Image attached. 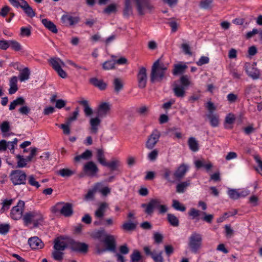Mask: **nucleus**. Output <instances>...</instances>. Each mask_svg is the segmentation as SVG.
Masks as SVG:
<instances>
[{
    "label": "nucleus",
    "mask_w": 262,
    "mask_h": 262,
    "mask_svg": "<svg viewBox=\"0 0 262 262\" xmlns=\"http://www.w3.org/2000/svg\"><path fill=\"white\" fill-rule=\"evenodd\" d=\"M172 207L177 210L181 211H185L186 210V207L176 200L172 201Z\"/></svg>",
    "instance_id": "51"
},
{
    "label": "nucleus",
    "mask_w": 262,
    "mask_h": 262,
    "mask_svg": "<svg viewBox=\"0 0 262 262\" xmlns=\"http://www.w3.org/2000/svg\"><path fill=\"white\" fill-rule=\"evenodd\" d=\"M63 253L62 251L54 250L52 252V256L54 259L61 260L63 259Z\"/></svg>",
    "instance_id": "58"
},
{
    "label": "nucleus",
    "mask_w": 262,
    "mask_h": 262,
    "mask_svg": "<svg viewBox=\"0 0 262 262\" xmlns=\"http://www.w3.org/2000/svg\"><path fill=\"white\" fill-rule=\"evenodd\" d=\"M61 20L66 25L71 26L77 23L78 21V18L74 17L70 15H63L61 17Z\"/></svg>",
    "instance_id": "28"
},
{
    "label": "nucleus",
    "mask_w": 262,
    "mask_h": 262,
    "mask_svg": "<svg viewBox=\"0 0 262 262\" xmlns=\"http://www.w3.org/2000/svg\"><path fill=\"white\" fill-rule=\"evenodd\" d=\"M189 166L185 164H181L173 172L174 178L179 180L183 179L188 170Z\"/></svg>",
    "instance_id": "16"
},
{
    "label": "nucleus",
    "mask_w": 262,
    "mask_h": 262,
    "mask_svg": "<svg viewBox=\"0 0 262 262\" xmlns=\"http://www.w3.org/2000/svg\"><path fill=\"white\" fill-rule=\"evenodd\" d=\"M49 62L55 71L61 68L62 67L65 66L64 62L59 58H51L50 59Z\"/></svg>",
    "instance_id": "26"
},
{
    "label": "nucleus",
    "mask_w": 262,
    "mask_h": 262,
    "mask_svg": "<svg viewBox=\"0 0 262 262\" xmlns=\"http://www.w3.org/2000/svg\"><path fill=\"white\" fill-rule=\"evenodd\" d=\"M167 219L171 225L174 227H177L179 226V220L174 215L170 213L167 214Z\"/></svg>",
    "instance_id": "43"
},
{
    "label": "nucleus",
    "mask_w": 262,
    "mask_h": 262,
    "mask_svg": "<svg viewBox=\"0 0 262 262\" xmlns=\"http://www.w3.org/2000/svg\"><path fill=\"white\" fill-rule=\"evenodd\" d=\"M10 178L14 185L25 184L27 175L21 170H12L10 174Z\"/></svg>",
    "instance_id": "8"
},
{
    "label": "nucleus",
    "mask_w": 262,
    "mask_h": 262,
    "mask_svg": "<svg viewBox=\"0 0 262 262\" xmlns=\"http://www.w3.org/2000/svg\"><path fill=\"white\" fill-rule=\"evenodd\" d=\"M114 91L118 93L123 88V82L121 78H115L113 82Z\"/></svg>",
    "instance_id": "34"
},
{
    "label": "nucleus",
    "mask_w": 262,
    "mask_h": 262,
    "mask_svg": "<svg viewBox=\"0 0 262 262\" xmlns=\"http://www.w3.org/2000/svg\"><path fill=\"white\" fill-rule=\"evenodd\" d=\"M28 183L36 188H38L40 187L39 183L36 181L35 177L33 175H30L28 177Z\"/></svg>",
    "instance_id": "55"
},
{
    "label": "nucleus",
    "mask_w": 262,
    "mask_h": 262,
    "mask_svg": "<svg viewBox=\"0 0 262 262\" xmlns=\"http://www.w3.org/2000/svg\"><path fill=\"white\" fill-rule=\"evenodd\" d=\"M99 116L91 118L90 120V132L93 134H97L100 126L101 120Z\"/></svg>",
    "instance_id": "17"
},
{
    "label": "nucleus",
    "mask_w": 262,
    "mask_h": 262,
    "mask_svg": "<svg viewBox=\"0 0 262 262\" xmlns=\"http://www.w3.org/2000/svg\"><path fill=\"white\" fill-rule=\"evenodd\" d=\"M41 23L44 26L50 31L54 33H57L58 30L56 26L52 21L46 18H44L41 20Z\"/></svg>",
    "instance_id": "25"
},
{
    "label": "nucleus",
    "mask_w": 262,
    "mask_h": 262,
    "mask_svg": "<svg viewBox=\"0 0 262 262\" xmlns=\"http://www.w3.org/2000/svg\"><path fill=\"white\" fill-rule=\"evenodd\" d=\"M210 125L213 127H216L220 124V117L216 113H208L206 115Z\"/></svg>",
    "instance_id": "20"
},
{
    "label": "nucleus",
    "mask_w": 262,
    "mask_h": 262,
    "mask_svg": "<svg viewBox=\"0 0 262 262\" xmlns=\"http://www.w3.org/2000/svg\"><path fill=\"white\" fill-rule=\"evenodd\" d=\"M79 114V109L78 108H76L74 112H73L72 114V116L68 117L67 119V122L70 124L72 122L76 120L77 119V116Z\"/></svg>",
    "instance_id": "56"
},
{
    "label": "nucleus",
    "mask_w": 262,
    "mask_h": 262,
    "mask_svg": "<svg viewBox=\"0 0 262 262\" xmlns=\"http://www.w3.org/2000/svg\"><path fill=\"white\" fill-rule=\"evenodd\" d=\"M117 4L114 3L111 4L104 9L103 12L108 15L112 13H115L117 11Z\"/></svg>",
    "instance_id": "46"
},
{
    "label": "nucleus",
    "mask_w": 262,
    "mask_h": 262,
    "mask_svg": "<svg viewBox=\"0 0 262 262\" xmlns=\"http://www.w3.org/2000/svg\"><path fill=\"white\" fill-rule=\"evenodd\" d=\"M30 75V71L28 68H25L23 69L19 74V80L21 82L25 81L29 79Z\"/></svg>",
    "instance_id": "38"
},
{
    "label": "nucleus",
    "mask_w": 262,
    "mask_h": 262,
    "mask_svg": "<svg viewBox=\"0 0 262 262\" xmlns=\"http://www.w3.org/2000/svg\"><path fill=\"white\" fill-rule=\"evenodd\" d=\"M14 199L5 200L3 203V206L1 209L2 212H5L9 209L10 206L12 205Z\"/></svg>",
    "instance_id": "50"
},
{
    "label": "nucleus",
    "mask_w": 262,
    "mask_h": 262,
    "mask_svg": "<svg viewBox=\"0 0 262 262\" xmlns=\"http://www.w3.org/2000/svg\"><path fill=\"white\" fill-rule=\"evenodd\" d=\"M202 215H204L202 220L208 223H211L213 219V215L211 214H207L205 212H202Z\"/></svg>",
    "instance_id": "64"
},
{
    "label": "nucleus",
    "mask_w": 262,
    "mask_h": 262,
    "mask_svg": "<svg viewBox=\"0 0 262 262\" xmlns=\"http://www.w3.org/2000/svg\"><path fill=\"white\" fill-rule=\"evenodd\" d=\"M228 194L230 198L233 200H236L239 198V192L235 189H230L228 191Z\"/></svg>",
    "instance_id": "62"
},
{
    "label": "nucleus",
    "mask_w": 262,
    "mask_h": 262,
    "mask_svg": "<svg viewBox=\"0 0 262 262\" xmlns=\"http://www.w3.org/2000/svg\"><path fill=\"white\" fill-rule=\"evenodd\" d=\"M213 0H201L200 3V6L204 9H207L211 7Z\"/></svg>",
    "instance_id": "53"
},
{
    "label": "nucleus",
    "mask_w": 262,
    "mask_h": 262,
    "mask_svg": "<svg viewBox=\"0 0 262 262\" xmlns=\"http://www.w3.org/2000/svg\"><path fill=\"white\" fill-rule=\"evenodd\" d=\"M133 14V7L131 0H125L124 7L123 10V15L125 18H128Z\"/></svg>",
    "instance_id": "22"
},
{
    "label": "nucleus",
    "mask_w": 262,
    "mask_h": 262,
    "mask_svg": "<svg viewBox=\"0 0 262 262\" xmlns=\"http://www.w3.org/2000/svg\"><path fill=\"white\" fill-rule=\"evenodd\" d=\"M28 243L32 249H41L43 247L44 244L42 241L37 236L31 237L28 240Z\"/></svg>",
    "instance_id": "21"
},
{
    "label": "nucleus",
    "mask_w": 262,
    "mask_h": 262,
    "mask_svg": "<svg viewBox=\"0 0 262 262\" xmlns=\"http://www.w3.org/2000/svg\"><path fill=\"white\" fill-rule=\"evenodd\" d=\"M167 66L157 60L152 64L150 74V80L151 83L162 81L166 77Z\"/></svg>",
    "instance_id": "1"
},
{
    "label": "nucleus",
    "mask_w": 262,
    "mask_h": 262,
    "mask_svg": "<svg viewBox=\"0 0 262 262\" xmlns=\"http://www.w3.org/2000/svg\"><path fill=\"white\" fill-rule=\"evenodd\" d=\"M202 243V235L197 232H193L189 237L188 246L190 250L196 253L201 248Z\"/></svg>",
    "instance_id": "6"
},
{
    "label": "nucleus",
    "mask_w": 262,
    "mask_h": 262,
    "mask_svg": "<svg viewBox=\"0 0 262 262\" xmlns=\"http://www.w3.org/2000/svg\"><path fill=\"white\" fill-rule=\"evenodd\" d=\"M104 243L106 245V248H100V246H96V251L99 254H101L106 251H114L116 248L115 239L113 235L105 234V238L103 241Z\"/></svg>",
    "instance_id": "7"
},
{
    "label": "nucleus",
    "mask_w": 262,
    "mask_h": 262,
    "mask_svg": "<svg viewBox=\"0 0 262 262\" xmlns=\"http://www.w3.org/2000/svg\"><path fill=\"white\" fill-rule=\"evenodd\" d=\"M149 111V107L146 105H142L137 110V112L140 115L145 116Z\"/></svg>",
    "instance_id": "60"
},
{
    "label": "nucleus",
    "mask_w": 262,
    "mask_h": 262,
    "mask_svg": "<svg viewBox=\"0 0 262 262\" xmlns=\"http://www.w3.org/2000/svg\"><path fill=\"white\" fill-rule=\"evenodd\" d=\"M25 103V99L22 97H19L16 98L11 102L9 105V110H13L15 109L16 106L24 105Z\"/></svg>",
    "instance_id": "39"
},
{
    "label": "nucleus",
    "mask_w": 262,
    "mask_h": 262,
    "mask_svg": "<svg viewBox=\"0 0 262 262\" xmlns=\"http://www.w3.org/2000/svg\"><path fill=\"white\" fill-rule=\"evenodd\" d=\"M0 129L3 134V137H7L11 134H13V133L7 134V133L10 130V122L8 121H4L0 125Z\"/></svg>",
    "instance_id": "31"
},
{
    "label": "nucleus",
    "mask_w": 262,
    "mask_h": 262,
    "mask_svg": "<svg viewBox=\"0 0 262 262\" xmlns=\"http://www.w3.org/2000/svg\"><path fill=\"white\" fill-rule=\"evenodd\" d=\"M134 2L139 15L143 16L146 13L150 12L154 9L149 0H134Z\"/></svg>",
    "instance_id": "4"
},
{
    "label": "nucleus",
    "mask_w": 262,
    "mask_h": 262,
    "mask_svg": "<svg viewBox=\"0 0 262 262\" xmlns=\"http://www.w3.org/2000/svg\"><path fill=\"white\" fill-rule=\"evenodd\" d=\"M116 62L115 60H108L103 64V69L105 70H110L115 69Z\"/></svg>",
    "instance_id": "47"
},
{
    "label": "nucleus",
    "mask_w": 262,
    "mask_h": 262,
    "mask_svg": "<svg viewBox=\"0 0 262 262\" xmlns=\"http://www.w3.org/2000/svg\"><path fill=\"white\" fill-rule=\"evenodd\" d=\"M160 204L161 201L159 199H154L150 200L147 204H142L141 207L145 208V212L146 213L151 215L154 212V208H158Z\"/></svg>",
    "instance_id": "12"
},
{
    "label": "nucleus",
    "mask_w": 262,
    "mask_h": 262,
    "mask_svg": "<svg viewBox=\"0 0 262 262\" xmlns=\"http://www.w3.org/2000/svg\"><path fill=\"white\" fill-rule=\"evenodd\" d=\"M188 143L190 149L192 151L196 152L199 150L198 142L194 137H190L188 139Z\"/></svg>",
    "instance_id": "40"
},
{
    "label": "nucleus",
    "mask_w": 262,
    "mask_h": 262,
    "mask_svg": "<svg viewBox=\"0 0 262 262\" xmlns=\"http://www.w3.org/2000/svg\"><path fill=\"white\" fill-rule=\"evenodd\" d=\"M83 171L88 176L94 177L98 172L97 165L93 161L86 162L83 166Z\"/></svg>",
    "instance_id": "11"
},
{
    "label": "nucleus",
    "mask_w": 262,
    "mask_h": 262,
    "mask_svg": "<svg viewBox=\"0 0 262 262\" xmlns=\"http://www.w3.org/2000/svg\"><path fill=\"white\" fill-rule=\"evenodd\" d=\"M180 86H184L186 89L191 84V82L189 77L187 75H183L180 78Z\"/></svg>",
    "instance_id": "44"
},
{
    "label": "nucleus",
    "mask_w": 262,
    "mask_h": 262,
    "mask_svg": "<svg viewBox=\"0 0 262 262\" xmlns=\"http://www.w3.org/2000/svg\"><path fill=\"white\" fill-rule=\"evenodd\" d=\"M90 82L95 86L101 90L106 89L107 84L102 80L96 78H92L90 79Z\"/></svg>",
    "instance_id": "32"
},
{
    "label": "nucleus",
    "mask_w": 262,
    "mask_h": 262,
    "mask_svg": "<svg viewBox=\"0 0 262 262\" xmlns=\"http://www.w3.org/2000/svg\"><path fill=\"white\" fill-rule=\"evenodd\" d=\"M31 33V27H22L20 28V36L29 37L30 36Z\"/></svg>",
    "instance_id": "59"
},
{
    "label": "nucleus",
    "mask_w": 262,
    "mask_h": 262,
    "mask_svg": "<svg viewBox=\"0 0 262 262\" xmlns=\"http://www.w3.org/2000/svg\"><path fill=\"white\" fill-rule=\"evenodd\" d=\"M162 251H160L158 253L156 252L151 256L155 262H163V258L162 256Z\"/></svg>",
    "instance_id": "61"
},
{
    "label": "nucleus",
    "mask_w": 262,
    "mask_h": 262,
    "mask_svg": "<svg viewBox=\"0 0 262 262\" xmlns=\"http://www.w3.org/2000/svg\"><path fill=\"white\" fill-rule=\"evenodd\" d=\"M137 226V224L132 222H125L121 226L122 229L125 231L134 230Z\"/></svg>",
    "instance_id": "45"
},
{
    "label": "nucleus",
    "mask_w": 262,
    "mask_h": 262,
    "mask_svg": "<svg viewBox=\"0 0 262 262\" xmlns=\"http://www.w3.org/2000/svg\"><path fill=\"white\" fill-rule=\"evenodd\" d=\"M256 63L252 64H248L246 65L245 70L246 72L249 76L252 78L253 79H257L259 77V70L255 68Z\"/></svg>",
    "instance_id": "18"
},
{
    "label": "nucleus",
    "mask_w": 262,
    "mask_h": 262,
    "mask_svg": "<svg viewBox=\"0 0 262 262\" xmlns=\"http://www.w3.org/2000/svg\"><path fill=\"white\" fill-rule=\"evenodd\" d=\"M17 77L16 76H13L10 79V88L9 89V93L10 95L14 94L18 90L17 87Z\"/></svg>",
    "instance_id": "27"
},
{
    "label": "nucleus",
    "mask_w": 262,
    "mask_h": 262,
    "mask_svg": "<svg viewBox=\"0 0 262 262\" xmlns=\"http://www.w3.org/2000/svg\"><path fill=\"white\" fill-rule=\"evenodd\" d=\"M188 214L192 217V219H194L202 214V212L195 208H192L190 209Z\"/></svg>",
    "instance_id": "57"
},
{
    "label": "nucleus",
    "mask_w": 262,
    "mask_h": 262,
    "mask_svg": "<svg viewBox=\"0 0 262 262\" xmlns=\"http://www.w3.org/2000/svg\"><path fill=\"white\" fill-rule=\"evenodd\" d=\"M67 247L64 242L61 241L59 238H56L54 241V249L56 250L63 251Z\"/></svg>",
    "instance_id": "36"
},
{
    "label": "nucleus",
    "mask_w": 262,
    "mask_h": 262,
    "mask_svg": "<svg viewBox=\"0 0 262 262\" xmlns=\"http://www.w3.org/2000/svg\"><path fill=\"white\" fill-rule=\"evenodd\" d=\"M75 171L69 168H63L60 169L57 173L62 177H70L75 174Z\"/></svg>",
    "instance_id": "41"
},
{
    "label": "nucleus",
    "mask_w": 262,
    "mask_h": 262,
    "mask_svg": "<svg viewBox=\"0 0 262 262\" xmlns=\"http://www.w3.org/2000/svg\"><path fill=\"white\" fill-rule=\"evenodd\" d=\"M138 86L141 89L145 88L147 80V70L145 67H141L137 74Z\"/></svg>",
    "instance_id": "13"
},
{
    "label": "nucleus",
    "mask_w": 262,
    "mask_h": 262,
    "mask_svg": "<svg viewBox=\"0 0 262 262\" xmlns=\"http://www.w3.org/2000/svg\"><path fill=\"white\" fill-rule=\"evenodd\" d=\"M97 158L98 161L102 165H106V160L104 157V151L102 149L97 150Z\"/></svg>",
    "instance_id": "42"
},
{
    "label": "nucleus",
    "mask_w": 262,
    "mask_h": 262,
    "mask_svg": "<svg viewBox=\"0 0 262 262\" xmlns=\"http://www.w3.org/2000/svg\"><path fill=\"white\" fill-rule=\"evenodd\" d=\"M235 120V115L232 113L228 114L225 117L224 126L226 128L231 129V125L233 124Z\"/></svg>",
    "instance_id": "33"
},
{
    "label": "nucleus",
    "mask_w": 262,
    "mask_h": 262,
    "mask_svg": "<svg viewBox=\"0 0 262 262\" xmlns=\"http://www.w3.org/2000/svg\"><path fill=\"white\" fill-rule=\"evenodd\" d=\"M161 172L162 177L165 180H166L167 182L172 183L174 182V181L170 179V176L172 174V171L170 170L169 168H163L161 170Z\"/></svg>",
    "instance_id": "35"
},
{
    "label": "nucleus",
    "mask_w": 262,
    "mask_h": 262,
    "mask_svg": "<svg viewBox=\"0 0 262 262\" xmlns=\"http://www.w3.org/2000/svg\"><path fill=\"white\" fill-rule=\"evenodd\" d=\"M187 68V66L185 64H176L174 66L172 73L174 75L182 74Z\"/></svg>",
    "instance_id": "37"
},
{
    "label": "nucleus",
    "mask_w": 262,
    "mask_h": 262,
    "mask_svg": "<svg viewBox=\"0 0 262 262\" xmlns=\"http://www.w3.org/2000/svg\"><path fill=\"white\" fill-rule=\"evenodd\" d=\"M111 105L108 102L100 103L97 108V116L100 118L106 116L110 113Z\"/></svg>",
    "instance_id": "14"
},
{
    "label": "nucleus",
    "mask_w": 262,
    "mask_h": 262,
    "mask_svg": "<svg viewBox=\"0 0 262 262\" xmlns=\"http://www.w3.org/2000/svg\"><path fill=\"white\" fill-rule=\"evenodd\" d=\"M190 185V181L187 180L178 183L176 186V191L179 193L185 192L187 188Z\"/></svg>",
    "instance_id": "30"
},
{
    "label": "nucleus",
    "mask_w": 262,
    "mask_h": 262,
    "mask_svg": "<svg viewBox=\"0 0 262 262\" xmlns=\"http://www.w3.org/2000/svg\"><path fill=\"white\" fill-rule=\"evenodd\" d=\"M10 229V226L8 224H0V234H7Z\"/></svg>",
    "instance_id": "63"
},
{
    "label": "nucleus",
    "mask_w": 262,
    "mask_h": 262,
    "mask_svg": "<svg viewBox=\"0 0 262 262\" xmlns=\"http://www.w3.org/2000/svg\"><path fill=\"white\" fill-rule=\"evenodd\" d=\"M174 95L179 98H184L186 95V89L184 86H181L180 85L174 83L173 84L172 89Z\"/></svg>",
    "instance_id": "23"
},
{
    "label": "nucleus",
    "mask_w": 262,
    "mask_h": 262,
    "mask_svg": "<svg viewBox=\"0 0 262 262\" xmlns=\"http://www.w3.org/2000/svg\"><path fill=\"white\" fill-rule=\"evenodd\" d=\"M130 258L132 262H138L141 258L140 252L137 250H135L130 255Z\"/></svg>",
    "instance_id": "52"
},
{
    "label": "nucleus",
    "mask_w": 262,
    "mask_h": 262,
    "mask_svg": "<svg viewBox=\"0 0 262 262\" xmlns=\"http://www.w3.org/2000/svg\"><path fill=\"white\" fill-rule=\"evenodd\" d=\"M51 211L54 213H59L65 217H70L73 214V206L71 203L60 202L53 206Z\"/></svg>",
    "instance_id": "3"
},
{
    "label": "nucleus",
    "mask_w": 262,
    "mask_h": 262,
    "mask_svg": "<svg viewBox=\"0 0 262 262\" xmlns=\"http://www.w3.org/2000/svg\"><path fill=\"white\" fill-rule=\"evenodd\" d=\"M92 157V152L91 150L86 149L84 152L80 155H77L74 158L75 162H80L81 160H88Z\"/></svg>",
    "instance_id": "24"
},
{
    "label": "nucleus",
    "mask_w": 262,
    "mask_h": 262,
    "mask_svg": "<svg viewBox=\"0 0 262 262\" xmlns=\"http://www.w3.org/2000/svg\"><path fill=\"white\" fill-rule=\"evenodd\" d=\"M24 224L28 226L33 224V228H38L42 226L44 223V217L43 214L37 210L30 211L26 212L23 217Z\"/></svg>",
    "instance_id": "2"
},
{
    "label": "nucleus",
    "mask_w": 262,
    "mask_h": 262,
    "mask_svg": "<svg viewBox=\"0 0 262 262\" xmlns=\"http://www.w3.org/2000/svg\"><path fill=\"white\" fill-rule=\"evenodd\" d=\"M108 208V204L106 202H102L99 204L98 208L95 211V216L96 218L99 219H102L105 213Z\"/></svg>",
    "instance_id": "19"
},
{
    "label": "nucleus",
    "mask_w": 262,
    "mask_h": 262,
    "mask_svg": "<svg viewBox=\"0 0 262 262\" xmlns=\"http://www.w3.org/2000/svg\"><path fill=\"white\" fill-rule=\"evenodd\" d=\"M16 158L18 160L17 167L23 168L26 166L27 162H28L26 158H24L23 156H20L19 155H17Z\"/></svg>",
    "instance_id": "48"
},
{
    "label": "nucleus",
    "mask_w": 262,
    "mask_h": 262,
    "mask_svg": "<svg viewBox=\"0 0 262 262\" xmlns=\"http://www.w3.org/2000/svg\"><path fill=\"white\" fill-rule=\"evenodd\" d=\"M15 8L20 7L27 16L32 18L35 16V12L25 0H8Z\"/></svg>",
    "instance_id": "5"
},
{
    "label": "nucleus",
    "mask_w": 262,
    "mask_h": 262,
    "mask_svg": "<svg viewBox=\"0 0 262 262\" xmlns=\"http://www.w3.org/2000/svg\"><path fill=\"white\" fill-rule=\"evenodd\" d=\"M25 208V202L19 200L17 205L14 206L11 211V217L14 220H18L22 217Z\"/></svg>",
    "instance_id": "10"
},
{
    "label": "nucleus",
    "mask_w": 262,
    "mask_h": 262,
    "mask_svg": "<svg viewBox=\"0 0 262 262\" xmlns=\"http://www.w3.org/2000/svg\"><path fill=\"white\" fill-rule=\"evenodd\" d=\"M79 103L83 106V111L85 116L90 117L91 116L93 113V110L90 107L89 102L86 100H82L79 101Z\"/></svg>",
    "instance_id": "29"
},
{
    "label": "nucleus",
    "mask_w": 262,
    "mask_h": 262,
    "mask_svg": "<svg viewBox=\"0 0 262 262\" xmlns=\"http://www.w3.org/2000/svg\"><path fill=\"white\" fill-rule=\"evenodd\" d=\"M159 154L158 149H154L152 151L148 153L147 155L148 159L151 161H154L156 160Z\"/></svg>",
    "instance_id": "54"
},
{
    "label": "nucleus",
    "mask_w": 262,
    "mask_h": 262,
    "mask_svg": "<svg viewBox=\"0 0 262 262\" xmlns=\"http://www.w3.org/2000/svg\"><path fill=\"white\" fill-rule=\"evenodd\" d=\"M71 248L73 251L81 253H86L88 251V246L85 243L72 241Z\"/></svg>",
    "instance_id": "15"
},
{
    "label": "nucleus",
    "mask_w": 262,
    "mask_h": 262,
    "mask_svg": "<svg viewBox=\"0 0 262 262\" xmlns=\"http://www.w3.org/2000/svg\"><path fill=\"white\" fill-rule=\"evenodd\" d=\"M161 133L157 129H154L151 134L148 137L145 143V147L148 149H153L159 141Z\"/></svg>",
    "instance_id": "9"
},
{
    "label": "nucleus",
    "mask_w": 262,
    "mask_h": 262,
    "mask_svg": "<svg viewBox=\"0 0 262 262\" xmlns=\"http://www.w3.org/2000/svg\"><path fill=\"white\" fill-rule=\"evenodd\" d=\"M10 47L15 51H19L22 49V47L20 44L16 40H9Z\"/></svg>",
    "instance_id": "49"
}]
</instances>
